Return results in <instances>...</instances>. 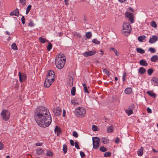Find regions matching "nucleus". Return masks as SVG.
<instances>
[{
  "label": "nucleus",
  "mask_w": 158,
  "mask_h": 158,
  "mask_svg": "<svg viewBox=\"0 0 158 158\" xmlns=\"http://www.w3.org/2000/svg\"><path fill=\"white\" fill-rule=\"evenodd\" d=\"M48 110L45 107H40L38 108L34 115V118L37 123L40 127H45L51 123L52 118L49 116Z\"/></svg>",
  "instance_id": "f257e3e1"
},
{
  "label": "nucleus",
  "mask_w": 158,
  "mask_h": 158,
  "mask_svg": "<svg viewBox=\"0 0 158 158\" xmlns=\"http://www.w3.org/2000/svg\"><path fill=\"white\" fill-rule=\"evenodd\" d=\"M55 75L54 71L49 70L48 72L46 79L44 84L45 87H48L50 86L52 82L55 81Z\"/></svg>",
  "instance_id": "f03ea898"
},
{
  "label": "nucleus",
  "mask_w": 158,
  "mask_h": 158,
  "mask_svg": "<svg viewBox=\"0 0 158 158\" xmlns=\"http://www.w3.org/2000/svg\"><path fill=\"white\" fill-rule=\"evenodd\" d=\"M66 61V58L64 54L60 53L56 56L55 64L59 69H61L64 66Z\"/></svg>",
  "instance_id": "7ed1b4c3"
},
{
  "label": "nucleus",
  "mask_w": 158,
  "mask_h": 158,
  "mask_svg": "<svg viewBox=\"0 0 158 158\" xmlns=\"http://www.w3.org/2000/svg\"><path fill=\"white\" fill-rule=\"evenodd\" d=\"M85 113V110L82 107L77 108L75 110V114L78 117H84Z\"/></svg>",
  "instance_id": "20e7f679"
},
{
  "label": "nucleus",
  "mask_w": 158,
  "mask_h": 158,
  "mask_svg": "<svg viewBox=\"0 0 158 158\" xmlns=\"http://www.w3.org/2000/svg\"><path fill=\"white\" fill-rule=\"evenodd\" d=\"M131 30V27L130 24L128 23H124L123 25V33H129Z\"/></svg>",
  "instance_id": "39448f33"
},
{
  "label": "nucleus",
  "mask_w": 158,
  "mask_h": 158,
  "mask_svg": "<svg viewBox=\"0 0 158 158\" xmlns=\"http://www.w3.org/2000/svg\"><path fill=\"white\" fill-rule=\"evenodd\" d=\"M10 112L7 110H3L1 113L2 118L6 121L8 120L10 117Z\"/></svg>",
  "instance_id": "423d86ee"
},
{
  "label": "nucleus",
  "mask_w": 158,
  "mask_h": 158,
  "mask_svg": "<svg viewBox=\"0 0 158 158\" xmlns=\"http://www.w3.org/2000/svg\"><path fill=\"white\" fill-rule=\"evenodd\" d=\"M100 139L97 137L93 138V147L95 149H98L99 147Z\"/></svg>",
  "instance_id": "0eeeda50"
},
{
  "label": "nucleus",
  "mask_w": 158,
  "mask_h": 158,
  "mask_svg": "<svg viewBox=\"0 0 158 158\" xmlns=\"http://www.w3.org/2000/svg\"><path fill=\"white\" fill-rule=\"evenodd\" d=\"M127 17L129 18L131 23H134V14L130 12H127Z\"/></svg>",
  "instance_id": "6e6552de"
},
{
  "label": "nucleus",
  "mask_w": 158,
  "mask_h": 158,
  "mask_svg": "<svg viewBox=\"0 0 158 158\" xmlns=\"http://www.w3.org/2000/svg\"><path fill=\"white\" fill-rule=\"evenodd\" d=\"M134 105L133 104L130 106L128 109L125 110V112L128 116L133 113V110L134 109Z\"/></svg>",
  "instance_id": "1a4fd4ad"
},
{
  "label": "nucleus",
  "mask_w": 158,
  "mask_h": 158,
  "mask_svg": "<svg viewBox=\"0 0 158 158\" xmlns=\"http://www.w3.org/2000/svg\"><path fill=\"white\" fill-rule=\"evenodd\" d=\"M18 75L19 77V81L20 82H22L26 80L27 77L24 73L19 72L18 73Z\"/></svg>",
  "instance_id": "9d476101"
},
{
  "label": "nucleus",
  "mask_w": 158,
  "mask_h": 158,
  "mask_svg": "<svg viewBox=\"0 0 158 158\" xmlns=\"http://www.w3.org/2000/svg\"><path fill=\"white\" fill-rule=\"evenodd\" d=\"M96 53V52L93 50L92 51H89V52H85L83 53V55L85 57H88L92 56L95 54Z\"/></svg>",
  "instance_id": "9b49d317"
},
{
  "label": "nucleus",
  "mask_w": 158,
  "mask_h": 158,
  "mask_svg": "<svg viewBox=\"0 0 158 158\" xmlns=\"http://www.w3.org/2000/svg\"><path fill=\"white\" fill-rule=\"evenodd\" d=\"M53 112L55 115L58 116L60 115L61 110L59 107H57L54 109Z\"/></svg>",
  "instance_id": "f8f14e48"
},
{
  "label": "nucleus",
  "mask_w": 158,
  "mask_h": 158,
  "mask_svg": "<svg viewBox=\"0 0 158 158\" xmlns=\"http://www.w3.org/2000/svg\"><path fill=\"white\" fill-rule=\"evenodd\" d=\"M158 40V37L156 35L153 36L149 40V43L151 44H153L156 42Z\"/></svg>",
  "instance_id": "ddd939ff"
},
{
  "label": "nucleus",
  "mask_w": 158,
  "mask_h": 158,
  "mask_svg": "<svg viewBox=\"0 0 158 158\" xmlns=\"http://www.w3.org/2000/svg\"><path fill=\"white\" fill-rule=\"evenodd\" d=\"M151 81L154 86H158V78L155 77H153L151 79Z\"/></svg>",
  "instance_id": "4468645a"
},
{
  "label": "nucleus",
  "mask_w": 158,
  "mask_h": 158,
  "mask_svg": "<svg viewBox=\"0 0 158 158\" xmlns=\"http://www.w3.org/2000/svg\"><path fill=\"white\" fill-rule=\"evenodd\" d=\"M19 10L16 9L15 10L12 11L10 13V15H15L16 16H19Z\"/></svg>",
  "instance_id": "2eb2a0df"
},
{
  "label": "nucleus",
  "mask_w": 158,
  "mask_h": 158,
  "mask_svg": "<svg viewBox=\"0 0 158 158\" xmlns=\"http://www.w3.org/2000/svg\"><path fill=\"white\" fill-rule=\"evenodd\" d=\"M56 134H57V135H59L61 133V130L60 128L56 126L55 127V128L54 130Z\"/></svg>",
  "instance_id": "dca6fc26"
},
{
  "label": "nucleus",
  "mask_w": 158,
  "mask_h": 158,
  "mask_svg": "<svg viewBox=\"0 0 158 158\" xmlns=\"http://www.w3.org/2000/svg\"><path fill=\"white\" fill-rule=\"evenodd\" d=\"M139 64L141 65L147 66H148V64L147 61L143 60H140L139 61Z\"/></svg>",
  "instance_id": "f3484780"
},
{
  "label": "nucleus",
  "mask_w": 158,
  "mask_h": 158,
  "mask_svg": "<svg viewBox=\"0 0 158 158\" xmlns=\"http://www.w3.org/2000/svg\"><path fill=\"white\" fill-rule=\"evenodd\" d=\"M146 71L145 69L143 67H140L139 70V73L141 74H144Z\"/></svg>",
  "instance_id": "a211bd4d"
},
{
  "label": "nucleus",
  "mask_w": 158,
  "mask_h": 158,
  "mask_svg": "<svg viewBox=\"0 0 158 158\" xmlns=\"http://www.w3.org/2000/svg\"><path fill=\"white\" fill-rule=\"evenodd\" d=\"M114 131V127L112 126H111L107 128V132L108 133L112 132Z\"/></svg>",
  "instance_id": "6ab92c4d"
},
{
  "label": "nucleus",
  "mask_w": 158,
  "mask_h": 158,
  "mask_svg": "<svg viewBox=\"0 0 158 158\" xmlns=\"http://www.w3.org/2000/svg\"><path fill=\"white\" fill-rule=\"evenodd\" d=\"M73 78L72 77H69V80L68 83V85L69 86H72L73 85Z\"/></svg>",
  "instance_id": "aec40b11"
},
{
  "label": "nucleus",
  "mask_w": 158,
  "mask_h": 158,
  "mask_svg": "<svg viewBox=\"0 0 158 158\" xmlns=\"http://www.w3.org/2000/svg\"><path fill=\"white\" fill-rule=\"evenodd\" d=\"M110 51H113L115 53L116 56H118L119 55V53L118 51L115 48H111L110 49Z\"/></svg>",
  "instance_id": "412c9836"
},
{
  "label": "nucleus",
  "mask_w": 158,
  "mask_h": 158,
  "mask_svg": "<svg viewBox=\"0 0 158 158\" xmlns=\"http://www.w3.org/2000/svg\"><path fill=\"white\" fill-rule=\"evenodd\" d=\"M158 60V56L156 55H155L152 56L151 59V60L153 62H155Z\"/></svg>",
  "instance_id": "4be33fe9"
},
{
  "label": "nucleus",
  "mask_w": 158,
  "mask_h": 158,
  "mask_svg": "<svg viewBox=\"0 0 158 158\" xmlns=\"http://www.w3.org/2000/svg\"><path fill=\"white\" fill-rule=\"evenodd\" d=\"M147 93L149 96H150L154 98H155L156 97V95L152 91H148V92H147Z\"/></svg>",
  "instance_id": "5701e85b"
},
{
  "label": "nucleus",
  "mask_w": 158,
  "mask_h": 158,
  "mask_svg": "<svg viewBox=\"0 0 158 158\" xmlns=\"http://www.w3.org/2000/svg\"><path fill=\"white\" fill-rule=\"evenodd\" d=\"M143 147H141L139 150L137 152V154L139 156H141L143 154Z\"/></svg>",
  "instance_id": "b1692460"
},
{
  "label": "nucleus",
  "mask_w": 158,
  "mask_h": 158,
  "mask_svg": "<svg viewBox=\"0 0 158 158\" xmlns=\"http://www.w3.org/2000/svg\"><path fill=\"white\" fill-rule=\"evenodd\" d=\"M124 92L126 94H129L132 92V89L130 88H127L125 89Z\"/></svg>",
  "instance_id": "393cba45"
},
{
  "label": "nucleus",
  "mask_w": 158,
  "mask_h": 158,
  "mask_svg": "<svg viewBox=\"0 0 158 158\" xmlns=\"http://www.w3.org/2000/svg\"><path fill=\"white\" fill-rule=\"evenodd\" d=\"M137 52L139 53L143 54L145 52V51L142 48H137L136 49Z\"/></svg>",
  "instance_id": "a878e982"
},
{
  "label": "nucleus",
  "mask_w": 158,
  "mask_h": 158,
  "mask_svg": "<svg viewBox=\"0 0 158 158\" xmlns=\"http://www.w3.org/2000/svg\"><path fill=\"white\" fill-rule=\"evenodd\" d=\"M146 37L145 36H139L138 38V40L139 41L142 42L143 40H144Z\"/></svg>",
  "instance_id": "bb28decb"
},
{
  "label": "nucleus",
  "mask_w": 158,
  "mask_h": 158,
  "mask_svg": "<svg viewBox=\"0 0 158 158\" xmlns=\"http://www.w3.org/2000/svg\"><path fill=\"white\" fill-rule=\"evenodd\" d=\"M43 151L44 150L42 148H38L36 150L37 153L39 155L42 154Z\"/></svg>",
  "instance_id": "cd10ccee"
},
{
  "label": "nucleus",
  "mask_w": 158,
  "mask_h": 158,
  "mask_svg": "<svg viewBox=\"0 0 158 158\" xmlns=\"http://www.w3.org/2000/svg\"><path fill=\"white\" fill-rule=\"evenodd\" d=\"M92 34L90 32H86L85 33V36L87 39H90L92 37Z\"/></svg>",
  "instance_id": "c85d7f7f"
},
{
  "label": "nucleus",
  "mask_w": 158,
  "mask_h": 158,
  "mask_svg": "<svg viewBox=\"0 0 158 158\" xmlns=\"http://www.w3.org/2000/svg\"><path fill=\"white\" fill-rule=\"evenodd\" d=\"M82 85L83 87L84 90V91L85 92L87 93L88 94L89 93V92L87 89V88L86 85L85 84H83Z\"/></svg>",
  "instance_id": "c756f323"
},
{
  "label": "nucleus",
  "mask_w": 158,
  "mask_h": 158,
  "mask_svg": "<svg viewBox=\"0 0 158 158\" xmlns=\"http://www.w3.org/2000/svg\"><path fill=\"white\" fill-rule=\"evenodd\" d=\"M39 40L40 43L42 44L45 43L46 41H48L46 39L42 37H39Z\"/></svg>",
  "instance_id": "7c9ffc66"
},
{
  "label": "nucleus",
  "mask_w": 158,
  "mask_h": 158,
  "mask_svg": "<svg viewBox=\"0 0 158 158\" xmlns=\"http://www.w3.org/2000/svg\"><path fill=\"white\" fill-rule=\"evenodd\" d=\"M75 92H76V88L75 87H73L72 88V89L71 90V94L72 95L74 96L75 95Z\"/></svg>",
  "instance_id": "2f4dec72"
},
{
  "label": "nucleus",
  "mask_w": 158,
  "mask_h": 158,
  "mask_svg": "<svg viewBox=\"0 0 158 158\" xmlns=\"http://www.w3.org/2000/svg\"><path fill=\"white\" fill-rule=\"evenodd\" d=\"M31 5H29L27 8L26 14L27 15L29 12L30 10H31Z\"/></svg>",
  "instance_id": "473e14b6"
},
{
  "label": "nucleus",
  "mask_w": 158,
  "mask_h": 158,
  "mask_svg": "<svg viewBox=\"0 0 158 158\" xmlns=\"http://www.w3.org/2000/svg\"><path fill=\"white\" fill-rule=\"evenodd\" d=\"M101 141L104 144L106 143L109 142V140L105 138H102Z\"/></svg>",
  "instance_id": "72a5a7b5"
},
{
  "label": "nucleus",
  "mask_w": 158,
  "mask_h": 158,
  "mask_svg": "<svg viewBox=\"0 0 158 158\" xmlns=\"http://www.w3.org/2000/svg\"><path fill=\"white\" fill-rule=\"evenodd\" d=\"M150 24L152 27L154 28H156L157 27L156 23L154 21H152L150 23Z\"/></svg>",
  "instance_id": "f704fd0d"
},
{
  "label": "nucleus",
  "mask_w": 158,
  "mask_h": 158,
  "mask_svg": "<svg viewBox=\"0 0 158 158\" xmlns=\"http://www.w3.org/2000/svg\"><path fill=\"white\" fill-rule=\"evenodd\" d=\"M63 151L64 153H66L67 151V148L66 144H64L63 145Z\"/></svg>",
  "instance_id": "c9c22d12"
},
{
  "label": "nucleus",
  "mask_w": 158,
  "mask_h": 158,
  "mask_svg": "<svg viewBox=\"0 0 158 158\" xmlns=\"http://www.w3.org/2000/svg\"><path fill=\"white\" fill-rule=\"evenodd\" d=\"M103 72L107 76H110L109 72L107 69H103Z\"/></svg>",
  "instance_id": "e433bc0d"
},
{
  "label": "nucleus",
  "mask_w": 158,
  "mask_h": 158,
  "mask_svg": "<svg viewBox=\"0 0 158 158\" xmlns=\"http://www.w3.org/2000/svg\"><path fill=\"white\" fill-rule=\"evenodd\" d=\"M46 155L47 156H52L53 155V154L52 152L50 150H47V153H46Z\"/></svg>",
  "instance_id": "4c0bfd02"
},
{
  "label": "nucleus",
  "mask_w": 158,
  "mask_h": 158,
  "mask_svg": "<svg viewBox=\"0 0 158 158\" xmlns=\"http://www.w3.org/2000/svg\"><path fill=\"white\" fill-rule=\"evenodd\" d=\"M99 150L101 152H105L107 150V148L102 146L100 148Z\"/></svg>",
  "instance_id": "58836bf2"
},
{
  "label": "nucleus",
  "mask_w": 158,
  "mask_h": 158,
  "mask_svg": "<svg viewBox=\"0 0 158 158\" xmlns=\"http://www.w3.org/2000/svg\"><path fill=\"white\" fill-rule=\"evenodd\" d=\"M11 48L12 49L15 50H16L17 49V46L15 43H13L12 44Z\"/></svg>",
  "instance_id": "ea45409f"
},
{
  "label": "nucleus",
  "mask_w": 158,
  "mask_h": 158,
  "mask_svg": "<svg viewBox=\"0 0 158 158\" xmlns=\"http://www.w3.org/2000/svg\"><path fill=\"white\" fill-rule=\"evenodd\" d=\"M147 71L148 74L150 76L153 73V70L152 69H149Z\"/></svg>",
  "instance_id": "a19ab883"
},
{
  "label": "nucleus",
  "mask_w": 158,
  "mask_h": 158,
  "mask_svg": "<svg viewBox=\"0 0 158 158\" xmlns=\"http://www.w3.org/2000/svg\"><path fill=\"white\" fill-rule=\"evenodd\" d=\"M52 44L50 43H49V44L47 46V50L48 51H50L51 49H52Z\"/></svg>",
  "instance_id": "79ce46f5"
},
{
  "label": "nucleus",
  "mask_w": 158,
  "mask_h": 158,
  "mask_svg": "<svg viewBox=\"0 0 158 158\" xmlns=\"http://www.w3.org/2000/svg\"><path fill=\"white\" fill-rule=\"evenodd\" d=\"M111 153L110 152H106L104 153V156L105 157H109L111 156Z\"/></svg>",
  "instance_id": "37998d69"
},
{
  "label": "nucleus",
  "mask_w": 158,
  "mask_h": 158,
  "mask_svg": "<svg viewBox=\"0 0 158 158\" xmlns=\"http://www.w3.org/2000/svg\"><path fill=\"white\" fill-rule=\"evenodd\" d=\"M92 130L94 131H97V126L96 125H93L92 127Z\"/></svg>",
  "instance_id": "c03bdc74"
},
{
  "label": "nucleus",
  "mask_w": 158,
  "mask_h": 158,
  "mask_svg": "<svg viewBox=\"0 0 158 158\" xmlns=\"http://www.w3.org/2000/svg\"><path fill=\"white\" fill-rule=\"evenodd\" d=\"M92 41V42L97 44H98L100 43V42L96 39L93 40Z\"/></svg>",
  "instance_id": "a18cd8bd"
},
{
  "label": "nucleus",
  "mask_w": 158,
  "mask_h": 158,
  "mask_svg": "<svg viewBox=\"0 0 158 158\" xmlns=\"http://www.w3.org/2000/svg\"><path fill=\"white\" fill-rule=\"evenodd\" d=\"M149 51L152 53H155L156 52L155 49L152 48H149Z\"/></svg>",
  "instance_id": "49530a36"
},
{
  "label": "nucleus",
  "mask_w": 158,
  "mask_h": 158,
  "mask_svg": "<svg viewBox=\"0 0 158 158\" xmlns=\"http://www.w3.org/2000/svg\"><path fill=\"white\" fill-rule=\"evenodd\" d=\"M126 73L124 72L123 73V82H124L126 80Z\"/></svg>",
  "instance_id": "de8ad7c7"
},
{
  "label": "nucleus",
  "mask_w": 158,
  "mask_h": 158,
  "mask_svg": "<svg viewBox=\"0 0 158 158\" xmlns=\"http://www.w3.org/2000/svg\"><path fill=\"white\" fill-rule=\"evenodd\" d=\"M34 26V24L33 22L31 21H30L28 23V26L30 27H33Z\"/></svg>",
  "instance_id": "09e8293b"
},
{
  "label": "nucleus",
  "mask_w": 158,
  "mask_h": 158,
  "mask_svg": "<svg viewBox=\"0 0 158 158\" xmlns=\"http://www.w3.org/2000/svg\"><path fill=\"white\" fill-rule=\"evenodd\" d=\"M73 135L76 138H77L78 137V135L76 131H74L73 132Z\"/></svg>",
  "instance_id": "8fccbe9b"
},
{
  "label": "nucleus",
  "mask_w": 158,
  "mask_h": 158,
  "mask_svg": "<svg viewBox=\"0 0 158 158\" xmlns=\"http://www.w3.org/2000/svg\"><path fill=\"white\" fill-rule=\"evenodd\" d=\"M75 147L77 149H80V147L78 145V143L77 142H75Z\"/></svg>",
  "instance_id": "3c124183"
},
{
  "label": "nucleus",
  "mask_w": 158,
  "mask_h": 158,
  "mask_svg": "<svg viewBox=\"0 0 158 158\" xmlns=\"http://www.w3.org/2000/svg\"><path fill=\"white\" fill-rule=\"evenodd\" d=\"M71 102L74 105L78 104V102L75 100H72Z\"/></svg>",
  "instance_id": "603ef678"
},
{
  "label": "nucleus",
  "mask_w": 158,
  "mask_h": 158,
  "mask_svg": "<svg viewBox=\"0 0 158 158\" xmlns=\"http://www.w3.org/2000/svg\"><path fill=\"white\" fill-rule=\"evenodd\" d=\"M43 144L42 142H38L36 143L35 145L36 146H41Z\"/></svg>",
  "instance_id": "864d4df0"
},
{
  "label": "nucleus",
  "mask_w": 158,
  "mask_h": 158,
  "mask_svg": "<svg viewBox=\"0 0 158 158\" xmlns=\"http://www.w3.org/2000/svg\"><path fill=\"white\" fill-rule=\"evenodd\" d=\"M20 2L23 4V5H25L26 4V0H19Z\"/></svg>",
  "instance_id": "5fc2aeb1"
},
{
  "label": "nucleus",
  "mask_w": 158,
  "mask_h": 158,
  "mask_svg": "<svg viewBox=\"0 0 158 158\" xmlns=\"http://www.w3.org/2000/svg\"><path fill=\"white\" fill-rule=\"evenodd\" d=\"M21 19L22 23H23V24H25V19L23 16L22 17Z\"/></svg>",
  "instance_id": "6e6d98bb"
},
{
  "label": "nucleus",
  "mask_w": 158,
  "mask_h": 158,
  "mask_svg": "<svg viewBox=\"0 0 158 158\" xmlns=\"http://www.w3.org/2000/svg\"><path fill=\"white\" fill-rule=\"evenodd\" d=\"M4 145L2 143L0 142V150H2L4 148Z\"/></svg>",
  "instance_id": "4d7b16f0"
},
{
  "label": "nucleus",
  "mask_w": 158,
  "mask_h": 158,
  "mask_svg": "<svg viewBox=\"0 0 158 158\" xmlns=\"http://www.w3.org/2000/svg\"><path fill=\"white\" fill-rule=\"evenodd\" d=\"M80 155L81 157H84L85 156L84 152H80Z\"/></svg>",
  "instance_id": "13d9d810"
},
{
  "label": "nucleus",
  "mask_w": 158,
  "mask_h": 158,
  "mask_svg": "<svg viewBox=\"0 0 158 158\" xmlns=\"http://www.w3.org/2000/svg\"><path fill=\"white\" fill-rule=\"evenodd\" d=\"M147 111L148 113H152V110L149 107H148L147 108Z\"/></svg>",
  "instance_id": "bf43d9fd"
},
{
  "label": "nucleus",
  "mask_w": 158,
  "mask_h": 158,
  "mask_svg": "<svg viewBox=\"0 0 158 158\" xmlns=\"http://www.w3.org/2000/svg\"><path fill=\"white\" fill-rule=\"evenodd\" d=\"M120 139L119 138L117 137L115 140V142L117 143H119Z\"/></svg>",
  "instance_id": "052dcab7"
},
{
  "label": "nucleus",
  "mask_w": 158,
  "mask_h": 158,
  "mask_svg": "<svg viewBox=\"0 0 158 158\" xmlns=\"http://www.w3.org/2000/svg\"><path fill=\"white\" fill-rule=\"evenodd\" d=\"M70 141V144L72 146H74V141L72 140V139H71Z\"/></svg>",
  "instance_id": "680f3d73"
},
{
  "label": "nucleus",
  "mask_w": 158,
  "mask_h": 158,
  "mask_svg": "<svg viewBox=\"0 0 158 158\" xmlns=\"http://www.w3.org/2000/svg\"><path fill=\"white\" fill-rule=\"evenodd\" d=\"M66 111L64 110H63V116L64 117L65 115Z\"/></svg>",
  "instance_id": "e2e57ef3"
},
{
  "label": "nucleus",
  "mask_w": 158,
  "mask_h": 158,
  "mask_svg": "<svg viewBox=\"0 0 158 158\" xmlns=\"http://www.w3.org/2000/svg\"><path fill=\"white\" fill-rule=\"evenodd\" d=\"M69 0H64V3L66 5H68L69 4Z\"/></svg>",
  "instance_id": "0e129e2a"
},
{
  "label": "nucleus",
  "mask_w": 158,
  "mask_h": 158,
  "mask_svg": "<svg viewBox=\"0 0 158 158\" xmlns=\"http://www.w3.org/2000/svg\"><path fill=\"white\" fill-rule=\"evenodd\" d=\"M119 2L121 3H123L126 2L127 1V0H118Z\"/></svg>",
  "instance_id": "69168bd1"
},
{
  "label": "nucleus",
  "mask_w": 158,
  "mask_h": 158,
  "mask_svg": "<svg viewBox=\"0 0 158 158\" xmlns=\"http://www.w3.org/2000/svg\"><path fill=\"white\" fill-rule=\"evenodd\" d=\"M6 34L7 35H9L10 34V32H8V31H6Z\"/></svg>",
  "instance_id": "338daca9"
},
{
  "label": "nucleus",
  "mask_w": 158,
  "mask_h": 158,
  "mask_svg": "<svg viewBox=\"0 0 158 158\" xmlns=\"http://www.w3.org/2000/svg\"><path fill=\"white\" fill-rule=\"evenodd\" d=\"M118 77H115V80L116 81H117L118 80Z\"/></svg>",
  "instance_id": "774afa93"
}]
</instances>
